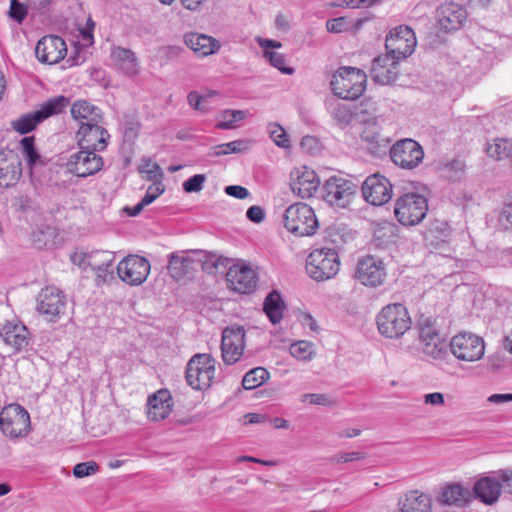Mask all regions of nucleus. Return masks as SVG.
Returning a JSON list of instances; mask_svg holds the SVG:
<instances>
[{"label":"nucleus","instance_id":"42","mask_svg":"<svg viewBox=\"0 0 512 512\" xmlns=\"http://www.w3.org/2000/svg\"><path fill=\"white\" fill-rule=\"evenodd\" d=\"M331 115L339 126L345 127L352 122L355 114L350 105L337 103L333 107Z\"/></svg>","mask_w":512,"mask_h":512},{"label":"nucleus","instance_id":"4","mask_svg":"<svg viewBox=\"0 0 512 512\" xmlns=\"http://www.w3.org/2000/svg\"><path fill=\"white\" fill-rule=\"evenodd\" d=\"M427 211L428 201L419 193H405L395 200L394 215L404 226L417 225L425 218Z\"/></svg>","mask_w":512,"mask_h":512},{"label":"nucleus","instance_id":"14","mask_svg":"<svg viewBox=\"0 0 512 512\" xmlns=\"http://www.w3.org/2000/svg\"><path fill=\"white\" fill-rule=\"evenodd\" d=\"M390 157L397 166L404 169H413L422 162L424 151L419 143L407 138L397 141L390 148Z\"/></svg>","mask_w":512,"mask_h":512},{"label":"nucleus","instance_id":"62","mask_svg":"<svg viewBox=\"0 0 512 512\" xmlns=\"http://www.w3.org/2000/svg\"><path fill=\"white\" fill-rule=\"evenodd\" d=\"M54 0H26L32 10H48Z\"/></svg>","mask_w":512,"mask_h":512},{"label":"nucleus","instance_id":"7","mask_svg":"<svg viewBox=\"0 0 512 512\" xmlns=\"http://www.w3.org/2000/svg\"><path fill=\"white\" fill-rule=\"evenodd\" d=\"M356 185L341 176H331L321 189V197L330 206L345 208L356 192Z\"/></svg>","mask_w":512,"mask_h":512},{"label":"nucleus","instance_id":"37","mask_svg":"<svg viewBox=\"0 0 512 512\" xmlns=\"http://www.w3.org/2000/svg\"><path fill=\"white\" fill-rule=\"evenodd\" d=\"M285 303L276 290L271 291L264 300L263 311L273 324L279 323L283 318Z\"/></svg>","mask_w":512,"mask_h":512},{"label":"nucleus","instance_id":"54","mask_svg":"<svg viewBox=\"0 0 512 512\" xmlns=\"http://www.w3.org/2000/svg\"><path fill=\"white\" fill-rule=\"evenodd\" d=\"M165 191V185L162 181L153 182L148 186L146 194L142 198V202L147 206L156 200Z\"/></svg>","mask_w":512,"mask_h":512},{"label":"nucleus","instance_id":"59","mask_svg":"<svg viewBox=\"0 0 512 512\" xmlns=\"http://www.w3.org/2000/svg\"><path fill=\"white\" fill-rule=\"evenodd\" d=\"M346 25L345 17H338L335 19L328 20L326 22V28L331 33H340L344 31Z\"/></svg>","mask_w":512,"mask_h":512},{"label":"nucleus","instance_id":"21","mask_svg":"<svg viewBox=\"0 0 512 512\" xmlns=\"http://www.w3.org/2000/svg\"><path fill=\"white\" fill-rule=\"evenodd\" d=\"M244 336L243 327L226 328L223 331L221 351L225 363L234 364L240 359L244 348Z\"/></svg>","mask_w":512,"mask_h":512},{"label":"nucleus","instance_id":"32","mask_svg":"<svg viewBox=\"0 0 512 512\" xmlns=\"http://www.w3.org/2000/svg\"><path fill=\"white\" fill-rule=\"evenodd\" d=\"M501 488L502 485L499 481L490 477H484L475 483L474 493L483 503L492 505L498 500Z\"/></svg>","mask_w":512,"mask_h":512},{"label":"nucleus","instance_id":"22","mask_svg":"<svg viewBox=\"0 0 512 512\" xmlns=\"http://www.w3.org/2000/svg\"><path fill=\"white\" fill-rule=\"evenodd\" d=\"M226 281L230 289L238 293H251L256 287V273L246 265H233L226 272Z\"/></svg>","mask_w":512,"mask_h":512},{"label":"nucleus","instance_id":"44","mask_svg":"<svg viewBox=\"0 0 512 512\" xmlns=\"http://www.w3.org/2000/svg\"><path fill=\"white\" fill-rule=\"evenodd\" d=\"M246 113L242 110H225L221 114V120L217 123L216 127L220 129H232L235 123L243 120Z\"/></svg>","mask_w":512,"mask_h":512},{"label":"nucleus","instance_id":"33","mask_svg":"<svg viewBox=\"0 0 512 512\" xmlns=\"http://www.w3.org/2000/svg\"><path fill=\"white\" fill-rule=\"evenodd\" d=\"M112 58L125 75L135 76L139 73V62L132 50L116 47L112 51Z\"/></svg>","mask_w":512,"mask_h":512},{"label":"nucleus","instance_id":"49","mask_svg":"<svg viewBox=\"0 0 512 512\" xmlns=\"http://www.w3.org/2000/svg\"><path fill=\"white\" fill-rule=\"evenodd\" d=\"M215 156H223L232 153H240L246 149L245 142L236 140L228 143L219 144L213 147Z\"/></svg>","mask_w":512,"mask_h":512},{"label":"nucleus","instance_id":"47","mask_svg":"<svg viewBox=\"0 0 512 512\" xmlns=\"http://www.w3.org/2000/svg\"><path fill=\"white\" fill-rule=\"evenodd\" d=\"M290 354L299 360H310L313 357L312 344L307 341H298L290 346Z\"/></svg>","mask_w":512,"mask_h":512},{"label":"nucleus","instance_id":"8","mask_svg":"<svg viewBox=\"0 0 512 512\" xmlns=\"http://www.w3.org/2000/svg\"><path fill=\"white\" fill-rule=\"evenodd\" d=\"M0 428L10 438L26 436L30 429L29 413L19 404H9L0 412Z\"/></svg>","mask_w":512,"mask_h":512},{"label":"nucleus","instance_id":"56","mask_svg":"<svg viewBox=\"0 0 512 512\" xmlns=\"http://www.w3.org/2000/svg\"><path fill=\"white\" fill-rule=\"evenodd\" d=\"M498 223L504 230L512 229V203L503 207L498 217Z\"/></svg>","mask_w":512,"mask_h":512},{"label":"nucleus","instance_id":"55","mask_svg":"<svg viewBox=\"0 0 512 512\" xmlns=\"http://www.w3.org/2000/svg\"><path fill=\"white\" fill-rule=\"evenodd\" d=\"M205 181L204 174H196L183 182V190L186 193L199 192L202 190Z\"/></svg>","mask_w":512,"mask_h":512},{"label":"nucleus","instance_id":"30","mask_svg":"<svg viewBox=\"0 0 512 512\" xmlns=\"http://www.w3.org/2000/svg\"><path fill=\"white\" fill-rule=\"evenodd\" d=\"M22 175V163L18 155L9 152V155L0 161V186L10 187L18 182Z\"/></svg>","mask_w":512,"mask_h":512},{"label":"nucleus","instance_id":"51","mask_svg":"<svg viewBox=\"0 0 512 512\" xmlns=\"http://www.w3.org/2000/svg\"><path fill=\"white\" fill-rule=\"evenodd\" d=\"M28 3H21L19 0H11L8 11L9 17L17 23H22L28 14Z\"/></svg>","mask_w":512,"mask_h":512},{"label":"nucleus","instance_id":"53","mask_svg":"<svg viewBox=\"0 0 512 512\" xmlns=\"http://www.w3.org/2000/svg\"><path fill=\"white\" fill-rule=\"evenodd\" d=\"M99 465L94 461L78 463L73 468V475L76 478H83L95 474Z\"/></svg>","mask_w":512,"mask_h":512},{"label":"nucleus","instance_id":"64","mask_svg":"<svg viewBox=\"0 0 512 512\" xmlns=\"http://www.w3.org/2000/svg\"><path fill=\"white\" fill-rule=\"evenodd\" d=\"M300 145H301L302 149L311 153V152H313L314 149L317 148L318 142L315 137L308 135L301 139Z\"/></svg>","mask_w":512,"mask_h":512},{"label":"nucleus","instance_id":"45","mask_svg":"<svg viewBox=\"0 0 512 512\" xmlns=\"http://www.w3.org/2000/svg\"><path fill=\"white\" fill-rule=\"evenodd\" d=\"M22 152L30 168L40 161V155L34 147V137L28 136L21 140Z\"/></svg>","mask_w":512,"mask_h":512},{"label":"nucleus","instance_id":"6","mask_svg":"<svg viewBox=\"0 0 512 512\" xmlns=\"http://www.w3.org/2000/svg\"><path fill=\"white\" fill-rule=\"evenodd\" d=\"M215 376V360L210 354H196L186 367V381L195 390L209 388Z\"/></svg>","mask_w":512,"mask_h":512},{"label":"nucleus","instance_id":"38","mask_svg":"<svg viewBox=\"0 0 512 512\" xmlns=\"http://www.w3.org/2000/svg\"><path fill=\"white\" fill-rule=\"evenodd\" d=\"M470 497L468 489L463 488L460 484L448 485L441 494V500L448 505L464 506Z\"/></svg>","mask_w":512,"mask_h":512},{"label":"nucleus","instance_id":"9","mask_svg":"<svg viewBox=\"0 0 512 512\" xmlns=\"http://www.w3.org/2000/svg\"><path fill=\"white\" fill-rule=\"evenodd\" d=\"M416 46L414 31L409 26H398L385 40L386 54L398 61L410 56Z\"/></svg>","mask_w":512,"mask_h":512},{"label":"nucleus","instance_id":"60","mask_svg":"<svg viewBox=\"0 0 512 512\" xmlns=\"http://www.w3.org/2000/svg\"><path fill=\"white\" fill-rule=\"evenodd\" d=\"M242 388L244 390L256 389V367L250 369L242 379Z\"/></svg>","mask_w":512,"mask_h":512},{"label":"nucleus","instance_id":"41","mask_svg":"<svg viewBox=\"0 0 512 512\" xmlns=\"http://www.w3.org/2000/svg\"><path fill=\"white\" fill-rule=\"evenodd\" d=\"M39 117L37 111L24 114L12 122V128L20 134H27L33 131L36 126L42 122Z\"/></svg>","mask_w":512,"mask_h":512},{"label":"nucleus","instance_id":"61","mask_svg":"<svg viewBox=\"0 0 512 512\" xmlns=\"http://www.w3.org/2000/svg\"><path fill=\"white\" fill-rule=\"evenodd\" d=\"M425 404L433 405V406H442L444 405V396L440 392L428 393L424 396Z\"/></svg>","mask_w":512,"mask_h":512},{"label":"nucleus","instance_id":"19","mask_svg":"<svg viewBox=\"0 0 512 512\" xmlns=\"http://www.w3.org/2000/svg\"><path fill=\"white\" fill-rule=\"evenodd\" d=\"M101 124L79 126L76 140L80 149H90L99 152L107 147L110 135Z\"/></svg>","mask_w":512,"mask_h":512},{"label":"nucleus","instance_id":"39","mask_svg":"<svg viewBox=\"0 0 512 512\" xmlns=\"http://www.w3.org/2000/svg\"><path fill=\"white\" fill-rule=\"evenodd\" d=\"M486 152L489 157L495 160L509 159L512 163V140L498 138L492 143H488Z\"/></svg>","mask_w":512,"mask_h":512},{"label":"nucleus","instance_id":"58","mask_svg":"<svg viewBox=\"0 0 512 512\" xmlns=\"http://www.w3.org/2000/svg\"><path fill=\"white\" fill-rule=\"evenodd\" d=\"M224 190L227 195L237 199H245L249 196V191L245 187L239 185H229L226 186Z\"/></svg>","mask_w":512,"mask_h":512},{"label":"nucleus","instance_id":"31","mask_svg":"<svg viewBox=\"0 0 512 512\" xmlns=\"http://www.w3.org/2000/svg\"><path fill=\"white\" fill-rule=\"evenodd\" d=\"M185 44L198 56L204 57L216 53L219 42L211 36L198 33H189L184 37Z\"/></svg>","mask_w":512,"mask_h":512},{"label":"nucleus","instance_id":"3","mask_svg":"<svg viewBox=\"0 0 512 512\" xmlns=\"http://www.w3.org/2000/svg\"><path fill=\"white\" fill-rule=\"evenodd\" d=\"M285 228L298 237L311 236L318 229L314 210L306 203L290 205L284 213Z\"/></svg>","mask_w":512,"mask_h":512},{"label":"nucleus","instance_id":"15","mask_svg":"<svg viewBox=\"0 0 512 512\" xmlns=\"http://www.w3.org/2000/svg\"><path fill=\"white\" fill-rule=\"evenodd\" d=\"M149 272V261L138 255L127 256L117 266L119 278L132 286L142 284L147 279Z\"/></svg>","mask_w":512,"mask_h":512},{"label":"nucleus","instance_id":"35","mask_svg":"<svg viewBox=\"0 0 512 512\" xmlns=\"http://www.w3.org/2000/svg\"><path fill=\"white\" fill-rule=\"evenodd\" d=\"M88 265L96 271L97 277L106 281L108 274L111 276L112 272H109V268L112 266L114 261V254L109 251H95L88 255Z\"/></svg>","mask_w":512,"mask_h":512},{"label":"nucleus","instance_id":"36","mask_svg":"<svg viewBox=\"0 0 512 512\" xmlns=\"http://www.w3.org/2000/svg\"><path fill=\"white\" fill-rule=\"evenodd\" d=\"M401 512H430L431 498L425 493L411 491L400 502Z\"/></svg>","mask_w":512,"mask_h":512},{"label":"nucleus","instance_id":"12","mask_svg":"<svg viewBox=\"0 0 512 512\" xmlns=\"http://www.w3.org/2000/svg\"><path fill=\"white\" fill-rule=\"evenodd\" d=\"M66 309V297L58 288L48 286L37 297V311L47 321L55 322Z\"/></svg>","mask_w":512,"mask_h":512},{"label":"nucleus","instance_id":"27","mask_svg":"<svg viewBox=\"0 0 512 512\" xmlns=\"http://www.w3.org/2000/svg\"><path fill=\"white\" fill-rule=\"evenodd\" d=\"M147 406V415L150 420H164L172 411V396L168 390L160 389L148 398Z\"/></svg>","mask_w":512,"mask_h":512},{"label":"nucleus","instance_id":"18","mask_svg":"<svg viewBox=\"0 0 512 512\" xmlns=\"http://www.w3.org/2000/svg\"><path fill=\"white\" fill-rule=\"evenodd\" d=\"M437 23L444 32L459 30L467 20L466 9L455 2H445L436 11Z\"/></svg>","mask_w":512,"mask_h":512},{"label":"nucleus","instance_id":"63","mask_svg":"<svg viewBox=\"0 0 512 512\" xmlns=\"http://www.w3.org/2000/svg\"><path fill=\"white\" fill-rule=\"evenodd\" d=\"M499 478L502 482L501 485L512 494V470H503L499 472Z\"/></svg>","mask_w":512,"mask_h":512},{"label":"nucleus","instance_id":"24","mask_svg":"<svg viewBox=\"0 0 512 512\" xmlns=\"http://www.w3.org/2000/svg\"><path fill=\"white\" fill-rule=\"evenodd\" d=\"M295 175L290 182L292 192L303 199L312 197L320 185V179L316 172L303 167L301 170H297Z\"/></svg>","mask_w":512,"mask_h":512},{"label":"nucleus","instance_id":"1","mask_svg":"<svg viewBox=\"0 0 512 512\" xmlns=\"http://www.w3.org/2000/svg\"><path fill=\"white\" fill-rule=\"evenodd\" d=\"M366 81L367 76L363 70L344 66L333 74L330 86L335 96L346 100H354L365 91Z\"/></svg>","mask_w":512,"mask_h":512},{"label":"nucleus","instance_id":"25","mask_svg":"<svg viewBox=\"0 0 512 512\" xmlns=\"http://www.w3.org/2000/svg\"><path fill=\"white\" fill-rule=\"evenodd\" d=\"M258 46L262 49V57L271 66L277 68L281 73L286 75H292L294 73V68L286 65L285 55L276 51L282 47V43L280 41L258 37Z\"/></svg>","mask_w":512,"mask_h":512},{"label":"nucleus","instance_id":"23","mask_svg":"<svg viewBox=\"0 0 512 512\" xmlns=\"http://www.w3.org/2000/svg\"><path fill=\"white\" fill-rule=\"evenodd\" d=\"M397 59L387 54L376 57L370 70L371 78L381 85L393 83L399 74Z\"/></svg>","mask_w":512,"mask_h":512},{"label":"nucleus","instance_id":"11","mask_svg":"<svg viewBox=\"0 0 512 512\" xmlns=\"http://www.w3.org/2000/svg\"><path fill=\"white\" fill-rule=\"evenodd\" d=\"M418 326L423 353L433 359H443L448 353L447 343L439 334L434 321L424 318L419 321Z\"/></svg>","mask_w":512,"mask_h":512},{"label":"nucleus","instance_id":"46","mask_svg":"<svg viewBox=\"0 0 512 512\" xmlns=\"http://www.w3.org/2000/svg\"><path fill=\"white\" fill-rule=\"evenodd\" d=\"M227 259H223L217 255H205L204 259H199L196 262L201 263L202 269L209 274H217L220 272V266L225 267ZM223 273V271H221Z\"/></svg>","mask_w":512,"mask_h":512},{"label":"nucleus","instance_id":"40","mask_svg":"<svg viewBox=\"0 0 512 512\" xmlns=\"http://www.w3.org/2000/svg\"><path fill=\"white\" fill-rule=\"evenodd\" d=\"M69 98L65 96H56L48 99L44 102L37 111L42 121L49 118L50 116L61 113L68 105Z\"/></svg>","mask_w":512,"mask_h":512},{"label":"nucleus","instance_id":"34","mask_svg":"<svg viewBox=\"0 0 512 512\" xmlns=\"http://www.w3.org/2000/svg\"><path fill=\"white\" fill-rule=\"evenodd\" d=\"M195 263L196 260L189 255L171 253L168 264L169 274L173 279L180 280L194 269Z\"/></svg>","mask_w":512,"mask_h":512},{"label":"nucleus","instance_id":"43","mask_svg":"<svg viewBox=\"0 0 512 512\" xmlns=\"http://www.w3.org/2000/svg\"><path fill=\"white\" fill-rule=\"evenodd\" d=\"M141 174L146 175V179L152 182L162 181L163 171L157 163L152 162L150 159H143L138 168Z\"/></svg>","mask_w":512,"mask_h":512},{"label":"nucleus","instance_id":"29","mask_svg":"<svg viewBox=\"0 0 512 512\" xmlns=\"http://www.w3.org/2000/svg\"><path fill=\"white\" fill-rule=\"evenodd\" d=\"M72 118L78 122L79 126L94 125L102 123L103 115L99 107L91 104L87 100H78L71 107Z\"/></svg>","mask_w":512,"mask_h":512},{"label":"nucleus","instance_id":"16","mask_svg":"<svg viewBox=\"0 0 512 512\" xmlns=\"http://www.w3.org/2000/svg\"><path fill=\"white\" fill-rule=\"evenodd\" d=\"M355 278L363 285L378 287L386 278V269L383 261L375 256L367 255L359 260Z\"/></svg>","mask_w":512,"mask_h":512},{"label":"nucleus","instance_id":"52","mask_svg":"<svg viewBox=\"0 0 512 512\" xmlns=\"http://www.w3.org/2000/svg\"><path fill=\"white\" fill-rule=\"evenodd\" d=\"M301 401L303 403L309 402L314 405H322V406H334L336 405V400L333 399L330 395L324 393H307L302 395Z\"/></svg>","mask_w":512,"mask_h":512},{"label":"nucleus","instance_id":"28","mask_svg":"<svg viewBox=\"0 0 512 512\" xmlns=\"http://www.w3.org/2000/svg\"><path fill=\"white\" fill-rule=\"evenodd\" d=\"M361 139L367 144L369 151L373 155L385 153L389 148V139L381 135L380 127L375 119L364 123Z\"/></svg>","mask_w":512,"mask_h":512},{"label":"nucleus","instance_id":"13","mask_svg":"<svg viewBox=\"0 0 512 512\" xmlns=\"http://www.w3.org/2000/svg\"><path fill=\"white\" fill-rule=\"evenodd\" d=\"M96 152L90 149H80L73 153L66 163L67 170L81 178L98 173L102 169L104 161Z\"/></svg>","mask_w":512,"mask_h":512},{"label":"nucleus","instance_id":"50","mask_svg":"<svg viewBox=\"0 0 512 512\" xmlns=\"http://www.w3.org/2000/svg\"><path fill=\"white\" fill-rule=\"evenodd\" d=\"M268 133L270 138L274 141V143L282 148L290 147V141L287 137L285 130L276 123L269 124Z\"/></svg>","mask_w":512,"mask_h":512},{"label":"nucleus","instance_id":"5","mask_svg":"<svg viewBox=\"0 0 512 512\" xmlns=\"http://www.w3.org/2000/svg\"><path fill=\"white\" fill-rule=\"evenodd\" d=\"M340 262L337 252L331 248L312 251L306 260V272L316 281L333 278L339 271Z\"/></svg>","mask_w":512,"mask_h":512},{"label":"nucleus","instance_id":"26","mask_svg":"<svg viewBox=\"0 0 512 512\" xmlns=\"http://www.w3.org/2000/svg\"><path fill=\"white\" fill-rule=\"evenodd\" d=\"M0 335L6 344L17 351L27 347L31 340L28 328L17 321L7 322L2 327Z\"/></svg>","mask_w":512,"mask_h":512},{"label":"nucleus","instance_id":"17","mask_svg":"<svg viewBox=\"0 0 512 512\" xmlns=\"http://www.w3.org/2000/svg\"><path fill=\"white\" fill-rule=\"evenodd\" d=\"M362 194L368 203L374 206H381L391 199L392 184L385 176L373 174L363 182Z\"/></svg>","mask_w":512,"mask_h":512},{"label":"nucleus","instance_id":"48","mask_svg":"<svg viewBox=\"0 0 512 512\" xmlns=\"http://www.w3.org/2000/svg\"><path fill=\"white\" fill-rule=\"evenodd\" d=\"M451 235V228L446 222L436 221L428 229L426 238H438L441 242H446Z\"/></svg>","mask_w":512,"mask_h":512},{"label":"nucleus","instance_id":"10","mask_svg":"<svg viewBox=\"0 0 512 512\" xmlns=\"http://www.w3.org/2000/svg\"><path fill=\"white\" fill-rule=\"evenodd\" d=\"M449 346L452 354L462 361H477L483 357L485 352L484 340L470 332L455 335Z\"/></svg>","mask_w":512,"mask_h":512},{"label":"nucleus","instance_id":"20","mask_svg":"<svg viewBox=\"0 0 512 512\" xmlns=\"http://www.w3.org/2000/svg\"><path fill=\"white\" fill-rule=\"evenodd\" d=\"M67 52L64 40L56 35H47L41 38L35 47L38 60L46 64H56L61 61Z\"/></svg>","mask_w":512,"mask_h":512},{"label":"nucleus","instance_id":"2","mask_svg":"<svg viewBox=\"0 0 512 512\" xmlns=\"http://www.w3.org/2000/svg\"><path fill=\"white\" fill-rule=\"evenodd\" d=\"M379 333L385 338L401 337L411 327V318L406 307L400 303L384 306L376 317Z\"/></svg>","mask_w":512,"mask_h":512},{"label":"nucleus","instance_id":"57","mask_svg":"<svg viewBox=\"0 0 512 512\" xmlns=\"http://www.w3.org/2000/svg\"><path fill=\"white\" fill-rule=\"evenodd\" d=\"M139 123L133 119L126 120L124 123V137L128 141L134 140L138 136Z\"/></svg>","mask_w":512,"mask_h":512}]
</instances>
